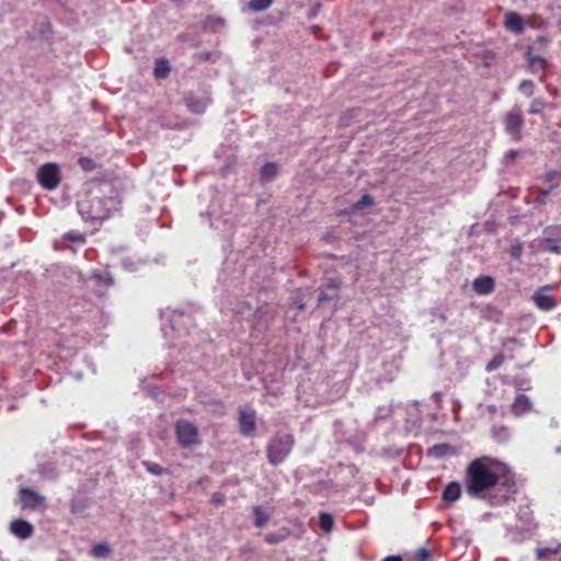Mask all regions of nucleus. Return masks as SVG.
Wrapping results in <instances>:
<instances>
[{"label": "nucleus", "instance_id": "nucleus-23", "mask_svg": "<svg viewBox=\"0 0 561 561\" xmlns=\"http://www.w3.org/2000/svg\"><path fill=\"white\" fill-rule=\"evenodd\" d=\"M253 514L255 517L254 525L260 528L263 527L270 518V516L260 506L253 507Z\"/></svg>", "mask_w": 561, "mask_h": 561}, {"label": "nucleus", "instance_id": "nucleus-20", "mask_svg": "<svg viewBox=\"0 0 561 561\" xmlns=\"http://www.w3.org/2000/svg\"><path fill=\"white\" fill-rule=\"evenodd\" d=\"M277 173V165L273 162L265 163L261 170L260 175L263 181H271Z\"/></svg>", "mask_w": 561, "mask_h": 561}, {"label": "nucleus", "instance_id": "nucleus-35", "mask_svg": "<svg viewBox=\"0 0 561 561\" xmlns=\"http://www.w3.org/2000/svg\"><path fill=\"white\" fill-rule=\"evenodd\" d=\"M342 285V282L340 278H329L325 286L327 288H330V289H339Z\"/></svg>", "mask_w": 561, "mask_h": 561}, {"label": "nucleus", "instance_id": "nucleus-18", "mask_svg": "<svg viewBox=\"0 0 561 561\" xmlns=\"http://www.w3.org/2000/svg\"><path fill=\"white\" fill-rule=\"evenodd\" d=\"M528 66L533 72L545 70L546 60L540 55H528Z\"/></svg>", "mask_w": 561, "mask_h": 561}, {"label": "nucleus", "instance_id": "nucleus-8", "mask_svg": "<svg viewBox=\"0 0 561 561\" xmlns=\"http://www.w3.org/2000/svg\"><path fill=\"white\" fill-rule=\"evenodd\" d=\"M239 428L240 434L245 437H253L256 431V414L250 408H241L239 410Z\"/></svg>", "mask_w": 561, "mask_h": 561}, {"label": "nucleus", "instance_id": "nucleus-14", "mask_svg": "<svg viewBox=\"0 0 561 561\" xmlns=\"http://www.w3.org/2000/svg\"><path fill=\"white\" fill-rule=\"evenodd\" d=\"M185 105L191 113L202 114L208 106V100L204 98H195L188 95L184 99Z\"/></svg>", "mask_w": 561, "mask_h": 561}, {"label": "nucleus", "instance_id": "nucleus-29", "mask_svg": "<svg viewBox=\"0 0 561 561\" xmlns=\"http://www.w3.org/2000/svg\"><path fill=\"white\" fill-rule=\"evenodd\" d=\"M64 239L71 241V242L81 243V244H83L85 242L84 234L79 231L67 232V233H65Z\"/></svg>", "mask_w": 561, "mask_h": 561}, {"label": "nucleus", "instance_id": "nucleus-25", "mask_svg": "<svg viewBox=\"0 0 561 561\" xmlns=\"http://www.w3.org/2000/svg\"><path fill=\"white\" fill-rule=\"evenodd\" d=\"M146 470L154 476H162L167 470L157 462L142 461Z\"/></svg>", "mask_w": 561, "mask_h": 561}, {"label": "nucleus", "instance_id": "nucleus-15", "mask_svg": "<svg viewBox=\"0 0 561 561\" xmlns=\"http://www.w3.org/2000/svg\"><path fill=\"white\" fill-rule=\"evenodd\" d=\"M504 25L507 30L514 32L515 34H520L524 32L523 19L516 12H508L505 15Z\"/></svg>", "mask_w": 561, "mask_h": 561}, {"label": "nucleus", "instance_id": "nucleus-31", "mask_svg": "<svg viewBox=\"0 0 561 561\" xmlns=\"http://www.w3.org/2000/svg\"><path fill=\"white\" fill-rule=\"evenodd\" d=\"M535 84L531 80H523L519 84V91L527 96H531L534 93Z\"/></svg>", "mask_w": 561, "mask_h": 561}, {"label": "nucleus", "instance_id": "nucleus-16", "mask_svg": "<svg viewBox=\"0 0 561 561\" xmlns=\"http://www.w3.org/2000/svg\"><path fill=\"white\" fill-rule=\"evenodd\" d=\"M531 409V402L525 394H518L516 396L513 405H512V412L516 416H520L527 412H529Z\"/></svg>", "mask_w": 561, "mask_h": 561}, {"label": "nucleus", "instance_id": "nucleus-42", "mask_svg": "<svg viewBox=\"0 0 561 561\" xmlns=\"http://www.w3.org/2000/svg\"><path fill=\"white\" fill-rule=\"evenodd\" d=\"M305 308V305L304 304H298V309L299 310H302Z\"/></svg>", "mask_w": 561, "mask_h": 561}, {"label": "nucleus", "instance_id": "nucleus-4", "mask_svg": "<svg viewBox=\"0 0 561 561\" xmlns=\"http://www.w3.org/2000/svg\"><path fill=\"white\" fill-rule=\"evenodd\" d=\"M116 199L113 197H95L90 201L89 217L92 220H105L116 209Z\"/></svg>", "mask_w": 561, "mask_h": 561}, {"label": "nucleus", "instance_id": "nucleus-30", "mask_svg": "<svg viewBox=\"0 0 561 561\" xmlns=\"http://www.w3.org/2000/svg\"><path fill=\"white\" fill-rule=\"evenodd\" d=\"M373 204H374L373 196H370L369 194H365V195L362 196V198L359 201H357L354 204V209L355 210H362L364 207L371 206Z\"/></svg>", "mask_w": 561, "mask_h": 561}, {"label": "nucleus", "instance_id": "nucleus-2", "mask_svg": "<svg viewBox=\"0 0 561 561\" xmlns=\"http://www.w3.org/2000/svg\"><path fill=\"white\" fill-rule=\"evenodd\" d=\"M295 446L293 434L276 433L266 446V457L271 465L277 466L285 461Z\"/></svg>", "mask_w": 561, "mask_h": 561}, {"label": "nucleus", "instance_id": "nucleus-11", "mask_svg": "<svg viewBox=\"0 0 561 561\" xmlns=\"http://www.w3.org/2000/svg\"><path fill=\"white\" fill-rule=\"evenodd\" d=\"M10 531L20 539H27L34 533V527L27 520L18 518L10 524Z\"/></svg>", "mask_w": 561, "mask_h": 561}, {"label": "nucleus", "instance_id": "nucleus-24", "mask_svg": "<svg viewBox=\"0 0 561 561\" xmlns=\"http://www.w3.org/2000/svg\"><path fill=\"white\" fill-rule=\"evenodd\" d=\"M504 355L502 353H499L493 356V358L486 364L485 370L488 373L494 371L497 368H500L504 363Z\"/></svg>", "mask_w": 561, "mask_h": 561}, {"label": "nucleus", "instance_id": "nucleus-7", "mask_svg": "<svg viewBox=\"0 0 561 561\" xmlns=\"http://www.w3.org/2000/svg\"><path fill=\"white\" fill-rule=\"evenodd\" d=\"M19 502L23 510L37 511L46 507V499L28 486L19 490Z\"/></svg>", "mask_w": 561, "mask_h": 561}, {"label": "nucleus", "instance_id": "nucleus-38", "mask_svg": "<svg viewBox=\"0 0 561 561\" xmlns=\"http://www.w3.org/2000/svg\"><path fill=\"white\" fill-rule=\"evenodd\" d=\"M330 300H332V297H330V296H329L327 293H324V291H321V293L319 294V296H318V304H319V305H322V304H324V302H327V301H330Z\"/></svg>", "mask_w": 561, "mask_h": 561}, {"label": "nucleus", "instance_id": "nucleus-3", "mask_svg": "<svg viewBox=\"0 0 561 561\" xmlns=\"http://www.w3.org/2000/svg\"><path fill=\"white\" fill-rule=\"evenodd\" d=\"M174 434L178 444L182 448H190L201 444L197 426L187 420L181 419L175 422Z\"/></svg>", "mask_w": 561, "mask_h": 561}, {"label": "nucleus", "instance_id": "nucleus-17", "mask_svg": "<svg viewBox=\"0 0 561 561\" xmlns=\"http://www.w3.org/2000/svg\"><path fill=\"white\" fill-rule=\"evenodd\" d=\"M171 71L169 61L165 58H159L154 62L153 76L156 79H165Z\"/></svg>", "mask_w": 561, "mask_h": 561}, {"label": "nucleus", "instance_id": "nucleus-39", "mask_svg": "<svg viewBox=\"0 0 561 561\" xmlns=\"http://www.w3.org/2000/svg\"><path fill=\"white\" fill-rule=\"evenodd\" d=\"M381 561H402V558L400 556H388Z\"/></svg>", "mask_w": 561, "mask_h": 561}, {"label": "nucleus", "instance_id": "nucleus-9", "mask_svg": "<svg viewBox=\"0 0 561 561\" xmlns=\"http://www.w3.org/2000/svg\"><path fill=\"white\" fill-rule=\"evenodd\" d=\"M553 289H554L553 285H546V286L538 288L535 291V294L533 296V300L538 309H540L542 311H550L556 308V306H557L556 298L553 296L546 294L547 290H553Z\"/></svg>", "mask_w": 561, "mask_h": 561}, {"label": "nucleus", "instance_id": "nucleus-26", "mask_svg": "<svg viewBox=\"0 0 561 561\" xmlns=\"http://www.w3.org/2000/svg\"><path fill=\"white\" fill-rule=\"evenodd\" d=\"M523 243L519 240H515L508 249V254L512 259L518 260L523 254Z\"/></svg>", "mask_w": 561, "mask_h": 561}, {"label": "nucleus", "instance_id": "nucleus-22", "mask_svg": "<svg viewBox=\"0 0 561 561\" xmlns=\"http://www.w3.org/2000/svg\"><path fill=\"white\" fill-rule=\"evenodd\" d=\"M319 526L323 531L330 533L334 526V520H333L332 515L329 513H324V512L320 513Z\"/></svg>", "mask_w": 561, "mask_h": 561}, {"label": "nucleus", "instance_id": "nucleus-41", "mask_svg": "<svg viewBox=\"0 0 561 561\" xmlns=\"http://www.w3.org/2000/svg\"><path fill=\"white\" fill-rule=\"evenodd\" d=\"M78 511H79V506H77L75 503H71V512L73 514H76V513H78Z\"/></svg>", "mask_w": 561, "mask_h": 561}, {"label": "nucleus", "instance_id": "nucleus-1", "mask_svg": "<svg viewBox=\"0 0 561 561\" xmlns=\"http://www.w3.org/2000/svg\"><path fill=\"white\" fill-rule=\"evenodd\" d=\"M506 467L493 458L482 456L471 460L463 476V488L473 499H485L500 483Z\"/></svg>", "mask_w": 561, "mask_h": 561}, {"label": "nucleus", "instance_id": "nucleus-5", "mask_svg": "<svg viewBox=\"0 0 561 561\" xmlns=\"http://www.w3.org/2000/svg\"><path fill=\"white\" fill-rule=\"evenodd\" d=\"M524 117L518 107H514L507 112L503 117V125L505 133L512 138L513 141H520L523 139Z\"/></svg>", "mask_w": 561, "mask_h": 561}, {"label": "nucleus", "instance_id": "nucleus-28", "mask_svg": "<svg viewBox=\"0 0 561 561\" xmlns=\"http://www.w3.org/2000/svg\"><path fill=\"white\" fill-rule=\"evenodd\" d=\"M78 164L85 172H91L95 169V162L92 158L81 157L78 160Z\"/></svg>", "mask_w": 561, "mask_h": 561}, {"label": "nucleus", "instance_id": "nucleus-37", "mask_svg": "<svg viewBox=\"0 0 561 561\" xmlns=\"http://www.w3.org/2000/svg\"><path fill=\"white\" fill-rule=\"evenodd\" d=\"M280 540H283V537L282 536H278L276 534H267L265 536V541L268 542V543H277L279 542Z\"/></svg>", "mask_w": 561, "mask_h": 561}, {"label": "nucleus", "instance_id": "nucleus-21", "mask_svg": "<svg viewBox=\"0 0 561 561\" xmlns=\"http://www.w3.org/2000/svg\"><path fill=\"white\" fill-rule=\"evenodd\" d=\"M273 3V0H250L248 8L252 12H262L267 10Z\"/></svg>", "mask_w": 561, "mask_h": 561}, {"label": "nucleus", "instance_id": "nucleus-27", "mask_svg": "<svg viewBox=\"0 0 561 561\" xmlns=\"http://www.w3.org/2000/svg\"><path fill=\"white\" fill-rule=\"evenodd\" d=\"M545 107H546L545 100L537 98L531 101L528 113L529 114H540L545 110Z\"/></svg>", "mask_w": 561, "mask_h": 561}, {"label": "nucleus", "instance_id": "nucleus-40", "mask_svg": "<svg viewBox=\"0 0 561 561\" xmlns=\"http://www.w3.org/2000/svg\"><path fill=\"white\" fill-rule=\"evenodd\" d=\"M556 172H548L546 174V181H552L553 176H554Z\"/></svg>", "mask_w": 561, "mask_h": 561}, {"label": "nucleus", "instance_id": "nucleus-13", "mask_svg": "<svg viewBox=\"0 0 561 561\" xmlns=\"http://www.w3.org/2000/svg\"><path fill=\"white\" fill-rule=\"evenodd\" d=\"M461 494H462V489H461L460 483L453 481V482H449L443 490L442 500L445 503L451 504V503H455L456 501H458L460 499Z\"/></svg>", "mask_w": 561, "mask_h": 561}, {"label": "nucleus", "instance_id": "nucleus-6", "mask_svg": "<svg viewBox=\"0 0 561 561\" xmlns=\"http://www.w3.org/2000/svg\"><path fill=\"white\" fill-rule=\"evenodd\" d=\"M37 181L47 191L56 190L61 181L60 171L56 163H45L37 171Z\"/></svg>", "mask_w": 561, "mask_h": 561}, {"label": "nucleus", "instance_id": "nucleus-12", "mask_svg": "<svg viewBox=\"0 0 561 561\" xmlns=\"http://www.w3.org/2000/svg\"><path fill=\"white\" fill-rule=\"evenodd\" d=\"M472 287L478 295H489L495 288L494 278L491 276H479L473 280Z\"/></svg>", "mask_w": 561, "mask_h": 561}, {"label": "nucleus", "instance_id": "nucleus-33", "mask_svg": "<svg viewBox=\"0 0 561 561\" xmlns=\"http://www.w3.org/2000/svg\"><path fill=\"white\" fill-rule=\"evenodd\" d=\"M432 553L426 548H420L415 552V561H430Z\"/></svg>", "mask_w": 561, "mask_h": 561}, {"label": "nucleus", "instance_id": "nucleus-10", "mask_svg": "<svg viewBox=\"0 0 561 561\" xmlns=\"http://www.w3.org/2000/svg\"><path fill=\"white\" fill-rule=\"evenodd\" d=\"M561 229L559 226L549 227L545 230L546 237H543L539 241V248L542 251L551 252V253H561V238H553L551 236L557 234V232Z\"/></svg>", "mask_w": 561, "mask_h": 561}, {"label": "nucleus", "instance_id": "nucleus-36", "mask_svg": "<svg viewBox=\"0 0 561 561\" xmlns=\"http://www.w3.org/2000/svg\"><path fill=\"white\" fill-rule=\"evenodd\" d=\"M552 188H553V186H551L549 190H540L539 194L537 196V202L539 204H543L546 202V199L548 198Z\"/></svg>", "mask_w": 561, "mask_h": 561}, {"label": "nucleus", "instance_id": "nucleus-34", "mask_svg": "<svg viewBox=\"0 0 561 561\" xmlns=\"http://www.w3.org/2000/svg\"><path fill=\"white\" fill-rule=\"evenodd\" d=\"M518 156H519L518 150L510 149L508 151H506L504 159L507 163H513L518 158Z\"/></svg>", "mask_w": 561, "mask_h": 561}, {"label": "nucleus", "instance_id": "nucleus-19", "mask_svg": "<svg viewBox=\"0 0 561 561\" xmlns=\"http://www.w3.org/2000/svg\"><path fill=\"white\" fill-rule=\"evenodd\" d=\"M111 552V549L106 542L95 543L91 549V556L96 559L106 558Z\"/></svg>", "mask_w": 561, "mask_h": 561}, {"label": "nucleus", "instance_id": "nucleus-32", "mask_svg": "<svg viewBox=\"0 0 561 561\" xmlns=\"http://www.w3.org/2000/svg\"><path fill=\"white\" fill-rule=\"evenodd\" d=\"M554 553H557V550L548 547L536 549V556L538 560H543Z\"/></svg>", "mask_w": 561, "mask_h": 561}]
</instances>
